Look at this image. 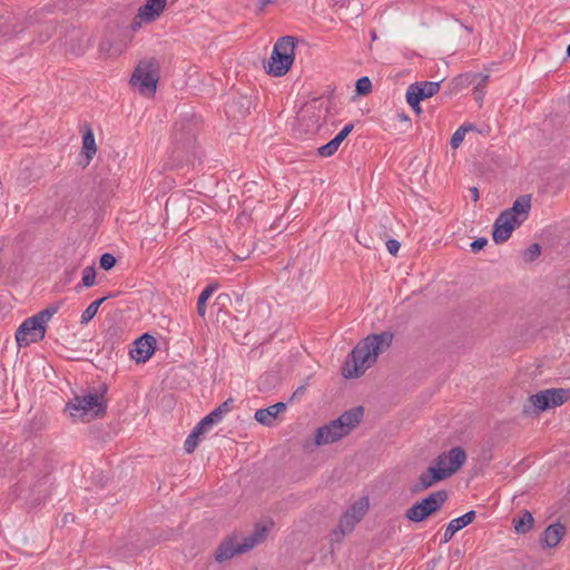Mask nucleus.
Here are the masks:
<instances>
[{
    "mask_svg": "<svg viewBox=\"0 0 570 570\" xmlns=\"http://www.w3.org/2000/svg\"><path fill=\"white\" fill-rule=\"evenodd\" d=\"M393 333L382 332L373 334L360 342L348 354L342 374L346 379H356L376 362L377 355L389 348L393 341Z\"/></svg>",
    "mask_w": 570,
    "mask_h": 570,
    "instance_id": "nucleus-1",
    "label": "nucleus"
},
{
    "mask_svg": "<svg viewBox=\"0 0 570 570\" xmlns=\"http://www.w3.org/2000/svg\"><path fill=\"white\" fill-rule=\"evenodd\" d=\"M296 43L297 39L293 36L277 39L268 61L264 65L268 75L283 77L289 71L295 58Z\"/></svg>",
    "mask_w": 570,
    "mask_h": 570,
    "instance_id": "nucleus-2",
    "label": "nucleus"
},
{
    "mask_svg": "<svg viewBox=\"0 0 570 570\" xmlns=\"http://www.w3.org/2000/svg\"><path fill=\"white\" fill-rule=\"evenodd\" d=\"M268 528L264 524H257L254 531L245 537L242 542L237 541L236 535L225 538L215 551V560L224 562L238 553H245L259 544L266 537Z\"/></svg>",
    "mask_w": 570,
    "mask_h": 570,
    "instance_id": "nucleus-3",
    "label": "nucleus"
},
{
    "mask_svg": "<svg viewBox=\"0 0 570 570\" xmlns=\"http://www.w3.org/2000/svg\"><path fill=\"white\" fill-rule=\"evenodd\" d=\"M106 409L107 403L102 393L75 395V397L66 405V410L69 411L70 416L83 422H89L94 419L104 416Z\"/></svg>",
    "mask_w": 570,
    "mask_h": 570,
    "instance_id": "nucleus-4",
    "label": "nucleus"
},
{
    "mask_svg": "<svg viewBox=\"0 0 570 570\" xmlns=\"http://www.w3.org/2000/svg\"><path fill=\"white\" fill-rule=\"evenodd\" d=\"M159 79V63L155 58L147 61H140L131 75L130 83L138 89L141 95L154 96Z\"/></svg>",
    "mask_w": 570,
    "mask_h": 570,
    "instance_id": "nucleus-5",
    "label": "nucleus"
},
{
    "mask_svg": "<svg viewBox=\"0 0 570 570\" xmlns=\"http://www.w3.org/2000/svg\"><path fill=\"white\" fill-rule=\"evenodd\" d=\"M448 500V492L439 490L415 502L405 511V518L412 522H422L440 511Z\"/></svg>",
    "mask_w": 570,
    "mask_h": 570,
    "instance_id": "nucleus-6",
    "label": "nucleus"
},
{
    "mask_svg": "<svg viewBox=\"0 0 570 570\" xmlns=\"http://www.w3.org/2000/svg\"><path fill=\"white\" fill-rule=\"evenodd\" d=\"M46 335V327L41 326L37 317H29L22 322L16 332V341L19 346H29L31 343H37L43 340Z\"/></svg>",
    "mask_w": 570,
    "mask_h": 570,
    "instance_id": "nucleus-7",
    "label": "nucleus"
},
{
    "mask_svg": "<svg viewBox=\"0 0 570 570\" xmlns=\"http://www.w3.org/2000/svg\"><path fill=\"white\" fill-rule=\"evenodd\" d=\"M466 461V453L461 446H454L446 452H442L434 460V463L442 468L446 476H451L456 471L461 469V466Z\"/></svg>",
    "mask_w": 570,
    "mask_h": 570,
    "instance_id": "nucleus-8",
    "label": "nucleus"
},
{
    "mask_svg": "<svg viewBox=\"0 0 570 570\" xmlns=\"http://www.w3.org/2000/svg\"><path fill=\"white\" fill-rule=\"evenodd\" d=\"M156 338L150 334H144L134 343V348L130 351V356L137 363H145L155 352Z\"/></svg>",
    "mask_w": 570,
    "mask_h": 570,
    "instance_id": "nucleus-9",
    "label": "nucleus"
},
{
    "mask_svg": "<svg viewBox=\"0 0 570 570\" xmlns=\"http://www.w3.org/2000/svg\"><path fill=\"white\" fill-rule=\"evenodd\" d=\"M347 435L341 425L335 421L318 428L315 432V444L325 445L334 443Z\"/></svg>",
    "mask_w": 570,
    "mask_h": 570,
    "instance_id": "nucleus-10",
    "label": "nucleus"
},
{
    "mask_svg": "<svg viewBox=\"0 0 570 570\" xmlns=\"http://www.w3.org/2000/svg\"><path fill=\"white\" fill-rule=\"evenodd\" d=\"M324 110L325 112L328 111V106L323 107V102L320 100L313 101L311 105L306 106L303 109L301 121H311L306 124V131L311 134H315L321 128V112Z\"/></svg>",
    "mask_w": 570,
    "mask_h": 570,
    "instance_id": "nucleus-11",
    "label": "nucleus"
},
{
    "mask_svg": "<svg viewBox=\"0 0 570 570\" xmlns=\"http://www.w3.org/2000/svg\"><path fill=\"white\" fill-rule=\"evenodd\" d=\"M173 139L179 149L189 150L193 148L196 140V135L190 121H181L176 124Z\"/></svg>",
    "mask_w": 570,
    "mask_h": 570,
    "instance_id": "nucleus-12",
    "label": "nucleus"
},
{
    "mask_svg": "<svg viewBox=\"0 0 570 570\" xmlns=\"http://www.w3.org/2000/svg\"><path fill=\"white\" fill-rule=\"evenodd\" d=\"M519 226L520 224L514 223L512 217H508V214L501 213L493 224L492 238L494 243L502 244L507 242L512 232Z\"/></svg>",
    "mask_w": 570,
    "mask_h": 570,
    "instance_id": "nucleus-13",
    "label": "nucleus"
},
{
    "mask_svg": "<svg viewBox=\"0 0 570 570\" xmlns=\"http://www.w3.org/2000/svg\"><path fill=\"white\" fill-rule=\"evenodd\" d=\"M446 478L448 476L442 468H439L436 464L430 465L424 472L421 473L419 476V482L413 485L411 491L413 493L422 492Z\"/></svg>",
    "mask_w": 570,
    "mask_h": 570,
    "instance_id": "nucleus-14",
    "label": "nucleus"
},
{
    "mask_svg": "<svg viewBox=\"0 0 570 570\" xmlns=\"http://www.w3.org/2000/svg\"><path fill=\"white\" fill-rule=\"evenodd\" d=\"M531 209V196L522 195L518 197L512 207L503 210V214H508V217H512L514 223L522 224L529 216Z\"/></svg>",
    "mask_w": 570,
    "mask_h": 570,
    "instance_id": "nucleus-15",
    "label": "nucleus"
},
{
    "mask_svg": "<svg viewBox=\"0 0 570 570\" xmlns=\"http://www.w3.org/2000/svg\"><path fill=\"white\" fill-rule=\"evenodd\" d=\"M252 100L247 96H238L232 98L225 108V112L229 118L242 119L249 114Z\"/></svg>",
    "mask_w": 570,
    "mask_h": 570,
    "instance_id": "nucleus-16",
    "label": "nucleus"
},
{
    "mask_svg": "<svg viewBox=\"0 0 570 570\" xmlns=\"http://www.w3.org/2000/svg\"><path fill=\"white\" fill-rule=\"evenodd\" d=\"M48 13L51 11L47 8L41 10H35L32 13H29L26 18V22L28 24L41 23L45 26L46 35L42 36V31L40 32V41L43 42L51 37L52 31L55 30L56 19H47Z\"/></svg>",
    "mask_w": 570,
    "mask_h": 570,
    "instance_id": "nucleus-17",
    "label": "nucleus"
},
{
    "mask_svg": "<svg viewBox=\"0 0 570 570\" xmlns=\"http://www.w3.org/2000/svg\"><path fill=\"white\" fill-rule=\"evenodd\" d=\"M440 81H416L409 86L407 91L413 95L416 102L433 97L440 90Z\"/></svg>",
    "mask_w": 570,
    "mask_h": 570,
    "instance_id": "nucleus-18",
    "label": "nucleus"
},
{
    "mask_svg": "<svg viewBox=\"0 0 570 570\" xmlns=\"http://www.w3.org/2000/svg\"><path fill=\"white\" fill-rule=\"evenodd\" d=\"M549 409H551L549 395L547 394V390H544L531 395L523 405L522 412L524 415H532Z\"/></svg>",
    "mask_w": 570,
    "mask_h": 570,
    "instance_id": "nucleus-19",
    "label": "nucleus"
},
{
    "mask_svg": "<svg viewBox=\"0 0 570 570\" xmlns=\"http://www.w3.org/2000/svg\"><path fill=\"white\" fill-rule=\"evenodd\" d=\"M49 495V475L46 474L39 479L30 489L29 494L24 497L31 507H37Z\"/></svg>",
    "mask_w": 570,
    "mask_h": 570,
    "instance_id": "nucleus-20",
    "label": "nucleus"
},
{
    "mask_svg": "<svg viewBox=\"0 0 570 570\" xmlns=\"http://www.w3.org/2000/svg\"><path fill=\"white\" fill-rule=\"evenodd\" d=\"M475 519V511L471 510L463 515L455 518L449 522V524L445 528L444 534H443V543H448L453 535L460 531L461 529L465 528L466 525L471 524Z\"/></svg>",
    "mask_w": 570,
    "mask_h": 570,
    "instance_id": "nucleus-21",
    "label": "nucleus"
},
{
    "mask_svg": "<svg viewBox=\"0 0 570 570\" xmlns=\"http://www.w3.org/2000/svg\"><path fill=\"white\" fill-rule=\"evenodd\" d=\"M286 410V404L283 402H277L266 409H258L255 412V420L266 426H272L278 414Z\"/></svg>",
    "mask_w": 570,
    "mask_h": 570,
    "instance_id": "nucleus-22",
    "label": "nucleus"
},
{
    "mask_svg": "<svg viewBox=\"0 0 570 570\" xmlns=\"http://www.w3.org/2000/svg\"><path fill=\"white\" fill-rule=\"evenodd\" d=\"M476 78H480L478 83L474 86V95L476 100H482L483 98V91L482 88L485 86L487 80L489 79V76H482L481 75H460L456 78L452 80V85L454 88H460L463 86H466L469 83L475 82Z\"/></svg>",
    "mask_w": 570,
    "mask_h": 570,
    "instance_id": "nucleus-23",
    "label": "nucleus"
},
{
    "mask_svg": "<svg viewBox=\"0 0 570 570\" xmlns=\"http://www.w3.org/2000/svg\"><path fill=\"white\" fill-rule=\"evenodd\" d=\"M167 0H147L138 10L137 17L145 22L155 20L164 11Z\"/></svg>",
    "mask_w": 570,
    "mask_h": 570,
    "instance_id": "nucleus-24",
    "label": "nucleus"
},
{
    "mask_svg": "<svg viewBox=\"0 0 570 570\" xmlns=\"http://www.w3.org/2000/svg\"><path fill=\"white\" fill-rule=\"evenodd\" d=\"M566 534V528L560 522L552 523L546 528L541 537V543L547 548L557 547Z\"/></svg>",
    "mask_w": 570,
    "mask_h": 570,
    "instance_id": "nucleus-25",
    "label": "nucleus"
},
{
    "mask_svg": "<svg viewBox=\"0 0 570 570\" xmlns=\"http://www.w3.org/2000/svg\"><path fill=\"white\" fill-rule=\"evenodd\" d=\"M363 413V407L356 406L344 412L335 421L343 428L346 434H348L361 422Z\"/></svg>",
    "mask_w": 570,
    "mask_h": 570,
    "instance_id": "nucleus-26",
    "label": "nucleus"
},
{
    "mask_svg": "<svg viewBox=\"0 0 570 570\" xmlns=\"http://www.w3.org/2000/svg\"><path fill=\"white\" fill-rule=\"evenodd\" d=\"M358 522H360L358 519H356L355 517L351 515L350 513H347L345 511L338 521L337 528L333 530V533H332L333 539L335 541H341V539L344 535H346L347 533H351L354 530L355 525Z\"/></svg>",
    "mask_w": 570,
    "mask_h": 570,
    "instance_id": "nucleus-27",
    "label": "nucleus"
},
{
    "mask_svg": "<svg viewBox=\"0 0 570 570\" xmlns=\"http://www.w3.org/2000/svg\"><path fill=\"white\" fill-rule=\"evenodd\" d=\"M533 522L534 519L528 510H523L520 517L518 519L514 518L512 521L514 530L519 534L528 533L532 529Z\"/></svg>",
    "mask_w": 570,
    "mask_h": 570,
    "instance_id": "nucleus-28",
    "label": "nucleus"
},
{
    "mask_svg": "<svg viewBox=\"0 0 570 570\" xmlns=\"http://www.w3.org/2000/svg\"><path fill=\"white\" fill-rule=\"evenodd\" d=\"M550 406L556 407L562 405L570 397L568 389H547Z\"/></svg>",
    "mask_w": 570,
    "mask_h": 570,
    "instance_id": "nucleus-29",
    "label": "nucleus"
},
{
    "mask_svg": "<svg viewBox=\"0 0 570 570\" xmlns=\"http://www.w3.org/2000/svg\"><path fill=\"white\" fill-rule=\"evenodd\" d=\"M82 150L87 158V164L92 159L94 155L97 153V146L95 141L94 132L90 128L83 134L82 137Z\"/></svg>",
    "mask_w": 570,
    "mask_h": 570,
    "instance_id": "nucleus-30",
    "label": "nucleus"
},
{
    "mask_svg": "<svg viewBox=\"0 0 570 570\" xmlns=\"http://www.w3.org/2000/svg\"><path fill=\"white\" fill-rule=\"evenodd\" d=\"M217 283H213L207 285L197 299V313L199 316L204 317L206 315V303L208 298L213 295V293L218 288Z\"/></svg>",
    "mask_w": 570,
    "mask_h": 570,
    "instance_id": "nucleus-31",
    "label": "nucleus"
},
{
    "mask_svg": "<svg viewBox=\"0 0 570 570\" xmlns=\"http://www.w3.org/2000/svg\"><path fill=\"white\" fill-rule=\"evenodd\" d=\"M368 508H370L368 499L366 497H363V498H360L357 501H355L346 510V512L361 521L363 519V517L365 515V513L367 512Z\"/></svg>",
    "mask_w": 570,
    "mask_h": 570,
    "instance_id": "nucleus-32",
    "label": "nucleus"
},
{
    "mask_svg": "<svg viewBox=\"0 0 570 570\" xmlns=\"http://www.w3.org/2000/svg\"><path fill=\"white\" fill-rule=\"evenodd\" d=\"M109 297H111V295L104 296L89 304V306L81 314V324L89 323L96 316L99 306Z\"/></svg>",
    "mask_w": 570,
    "mask_h": 570,
    "instance_id": "nucleus-33",
    "label": "nucleus"
},
{
    "mask_svg": "<svg viewBox=\"0 0 570 570\" xmlns=\"http://www.w3.org/2000/svg\"><path fill=\"white\" fill-rule=\"evenodd\" d=\"M60 305H61V302H59L57 304L49 305L48 307H46L45 309L40 311L39 313L33 315L32 317H37L38 323L41 326L46 327V324L58 312Z\"/></svg>",
    "mask_w": 570,
    "mask_h": 570,
    "instance_id": "nucleus-34",
    "label": "nucleus"
},
{
    "mask_svg": "<svg viewBox=\"0 0 570 570\" xmlns=\"http://www.w3.org/2000/svg\"><path fill=\"white\" fill-rule=\"evenodd\" d=\"M96 282V268L94 266H87L82 271L81 284L76 285L75 289L80 292L81 287H91Z\"/></svg>",
    "mask_w": 570,
    "mask_h": 570,
    "instance_id": "nucleus-35",
    "label": "nucleus"
},
{
    "mask_svg": "<svg viewBox=\"0 0 570 570\" xmlns=\"http://www.w3.org/2000/svg\"><path fill=\"white\" fill-rule=\"evenodd\" d=\"M474 126L471 124L462 125L459 127L451 137L450 145L453 149H456L463 141L465 134L473 130Z\"/></svg>",
    "mask_w": 570,
    "mask_h": 570,
    "instance_id": "nucleus-36",
    "label": "nucleus"
},
{
    "mask_svg": "<svg viewBox=\"0 0 570 570\" xmlns=\"http://www.w3.org/2000/svg\"><path fill=\"white\" fill-rule=\"evenodd\" d=\"M234 406V399L229 397L218 405L209 414L215 419L216 422H220L225 414L229 413Z\"/></svg>",
    "mask_w": 570,
    "mask_h": 570,
    "instance_id": "nucleus-37",
    "label": "nucleus"
},
{
    "mask_svg": "<svg viewBox=\"0 0 570 570\" xmlns=\"http://www.w3.org/2000/svg\"><path fill=\"white\" fill-rule=\"evenodd\" d=\"M341 144L342 142L334 137L327 144H325L318 148V155L322 157H330L337 151Z\"/></svg>",
    "mask_w": 570,
    "mask_h": 570,
    "instance_id": "nucleus-38",
    "label": "nucleus"
},
{
    "mask_svg": "<svg viewBox=\"0 0 570 570\" xmlns=\"http://www.w3.org/2000/svg\"><path fill=\"white\" fill-rule=\"evenodd\" d=\"M355 88L358 95H367L372 90V82L368 77H362L357 79Z\"/></svg>",
    "mask_w": 570,
    "mask_h": 570,
    "instance_id": "nucleus-39",
    "label": "nucleus"
},
{
    "mask_svg": "<svg viewBox=\"0 0 570 570\" xmlns=\"http://www.w3.org/2000/svg\"><path fill=\"white\" fill-rule=\"evenodd\" d=\"M541 254V246L539 244L530 245L523 253V258L525 262L535 261Z\"/></svg>",
    "mask_w": 570,
    "mask_h": 570,
    "instance_id": "nucleus-40",
    "label": "nucleus"
},
{
    "mask_svg": "<svg viewBox=\"0 0 570 570\" xmlns=\"http://www.w3.org/2000/svg\"><path fill=\"white\" fill-rule=\"evenodd\" d=\"M200 438H198L196 434L190 433L184 443V449L187 453H193L196 448L198 446Z\"/></svg>",
    "mask_w": 570,
    "mask_h": 570,
    "instance_id": "nucleus-41",
    "label": "nucleus"
},
{
    "mask_svg": "<svg viewBox=\"0 0 570 570\" xmlns=\"http://www.w3.org/2000/svg\"><path fill=\"white\" fill-rule=\"evenodd\" d=\"M100 267L105 271L111 269L116 265V258L109 253H105L100 256Z\"/></svg>",
    "mask_w": 570,
    "mask_h": 570,
    "instance_id": "nucleus-42",
    "label": "nucleus"
},
{
    "mask_svg": "<svg viewBox=\"0 0 570 570\" xmlns=\"http://www.w3.org/2000/svg\"><path fill=\"white\" fill-rule=\"evenodd\" d=\"M400 247H401V244L396 239H389L386 242V248L391 255L395 256L397 254V252L400 250Z\"/></svg>",
    "mask_w": 570,
    "mask_h": 570,
    "instance_id": "nucleus-43",
    "label": "nucleus"
},
{
    "mask_svg": "<svg viewBox=\"0 0 570 570\" xmlns=\"http://www.w3.org/2000/svg\"><path fill=\"white\" fill-rule=\"evenodd\" d=\"M488 244V239L485 237L476 238L471 243V249L472 252H479L484 248V246Z\"/></svg>",
    "mask_w": 570,
    "mask_h": 570,
    "instance_id": "nucleus-44",
    "label": "nucleus"
},
{
    "mask_svg": "<svg viewBox=\"0 0 570 570\" xmlns=\"http://www.w3.org/2000/svg\"><path fill=\"white\" fill-rule=\"evenodd\" d=\"M406 101L412 107V109L419 115L421 114L422 109L420 107L421 101H414L413 95H411L410 91L406 90Z\"/></svg>",
    "mask_w": 570,
    "mask_h": 570,
    "instance_id": "nucleus-45",
    "label": "nucleus"
},
{
    "mask_svg": "<svg viewBox=\"0 0 570 570\" xmlns=\"http://www.w3.org/2000/svg\"><path fill=\"white\" fill-rule=\"evenodd\" d=\"M354 126L353 124H347L344 126V128L335 136L336 139H338L341 142L344 141V139L350 135V132L353 130Z\"/></svg>",
    "mask_w": 570,
    "mask_h": 570,
    "instance_id": "nucleus-46",
    "label": "nucleus"
},
{
    "mask_svg": "<svg viewBox=\"0 0 570 570\" xmlns=\"http://www.w3.org/2000/svg\"><path fill=\"white\" fill-rule=\"evenodd\" d=\"M354 126L353 124H347L344 126V128L335 136L336 139H338L341 142L344 141V139L350 135V132L353 130Z\"/></svg>",
    "mask_w": 570,
    "mask_h": 570,
    "instance_id": "nucleus-47",
    "label": "nucleus"
},
{
    "mask_svg": "<svg viewBox=\"0 0 570 570\" xmlns=\"http://www.w3.org/2000/svg\"><path fill=\"white\" fill-rule=\"evenodd\" d=\"M199 423L207 430L212 425L217 424L218 422H216L210 414H207L205 417L202 419Z\"/></svg>",
    "mask_w": 570,
    "mask_h": 570,
    "instance_id": "nucleus-48",
    "label": "nucleus"
},
{
    "mask_svg": "<svg viewBox=\"0 0 570 570\" xmlns=\"http://www.w3.org/2000/svg\"><path fill=\"white\" fill-rule=\"evenodd\" d=\"M273 2H274L273 0H258L257 11L263 12L265 10L266 6H268Z\"/></svg>",
    "mask_w": 570,
    "mask_h": 570,
    "instance_id": "nucleus-49",
    "label": "nucleus"
},
{
    "mask_svg": "<svg viewBox=\"0 0 570 570\" xmlns=\"http://www.w3.org/2000/svg\"><path fill=\"white\" fill-rule=\"evenodd\" d=\"M207 430L198 423L191 431V433L196 434L198 438H200L202 434H204Z\"/></svg>",
    "mask_w": 570,
    "mask_h": 570,
    "instance_id": "nucleus-50",
    "label": "nucleus"
},
{
    "mask_svg": "<svg viewBox=\"0 0 570 570\" xmlns=\"http://www.w3.org/2000/svg\"><path fill=\"white\" fill-rule=\"evenodd\" d=\"M22 30H23V28L17 29V23H14V24H12V30H11V31L6 30V31L3 32V35H4V36H8V35L17 36V35H19Z\"/></svg>",
    "mask_w": 570,
    "mask_h": 570,
    "instance_id": "nucleus-51",
    "label": "nucleus"
},
{
    "mask_svg": "<svg viewBox=\"0 0 570 570\" xmlns=\"http://www.w3.org/2000/svg\"><path fill=\"white\" fill-rule=\"evenodd\" d=\"M470 194H471V198L473 202H478L479 200V190L476 187H471L470 188Z\"/></svg>",
    "mask_w": 570,
    "mask_h": 570,
    "instance_id": "nucleus-52",
    "label": "nucleus"
},
{
    "mask_svg": "<svg viewBox=\"0 0 570 570\" xmlns=\"http://www.w3.org/2000/svg\"><path fill=\"white\" fill-rule=\"evenodd\" d=\"M305 391V387L304 386H299L298 389H296V391L293 393V397H298L299 395H302Z\"/></svg>",
    "mask_w": 570,
    "mask_h": 570,
    "instance_id": "nucleus-53",
    "label": "nucleus"
},
{
    "mask_svg": "<svg viewBox=\"0 0 570 570\" xmlns=\"http://www.w3.org/2000/svg\"><path fill=\"white\" fill-rule=\"evenodd\" d=\"M567 55L570 57V45L567 48Z\"/></svg>",
    "mask_w": 570,
    "mask_h": 570,
    "instance_id": "nucleus-54",
    "label": "nucleus"
}]
</instances>
